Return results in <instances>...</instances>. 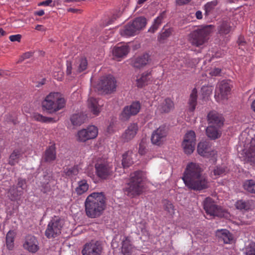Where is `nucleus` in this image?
Returning <instances> with one entry per match:
<instances>
[{
	"mask_svg": "<svg viewBox=\"0 0 255 255\" xmlns=\"http://www.w3.org/2000/svg\"><path fill=\"white\" fill-rule=\"evenodd\" d=\"M143 173L140 171H137L131 174L130 181L126 190L128 196L138 195L143 192Z\"/></svg>",
	"mask_w": 255,
	"mask_h": 255,
	"instance_id": "nucleus-6",
	"label": "nucleus"
},
{
	"mask_svg": "<svg viewBox=\"0 0 255 255\" xmlns=\"http://www.w3.org/2000/svg\"><path fill=\"white\" fill-rule=\"evenodd\" d=\"M230 91L231 87L230 84L227 81H223L218 85L216 89L215 97L217 101L220 99H226L227 98L229 94H230Z\"/></svg>",
	"mask_w": 255,
	"mask_h": 255,
	"instance_id": "nucleus-17",
	"label": "nucleus"
},
{
	"mask_svg": "<svg viewBox=\"0 0 255 255\" xmlns=\"http://www.w3.org/2000/svg\"><path fill=\"white\" fill-rule=\"evenodd\" d=\"M56 158V149L54 145H51L46 149L43 159L44 161L51 162L55 160Z\"/></svg>",
	"mask_w": 255,
	"mask_h": 255,
	"instance_id": "nucleus-29",
	"label": "nucleus"
},
{
	"mask_svg": "<svg viewBox=\"0 0 255 255\" xmlns=\"http://www.w3.org/2000/svg\"><path fill=\"white\" fill-rule=\"evenodd\" d=\"M116 81L111 75L102 77L96 86L98 91L105 94L111 93L116 90Z\"/></svg>",
	"mask_w": 255,
	"mask_h": 255,
	"instance_id": "nucleus-10",
	"label": "nucleus"
},
{
	"mask_svg": "<svg viewBox=\"0 0 255 255\" xmlns=\"http://www.w3.org/2000/svg\"><path fill=\"white\" fill-rule=\"evenodd\" d=\"M203 172V169L199 163H189L182 178L185 185L190 189L197 191L207 188L209 183Z\"/></svg>",
	"mask_w": 255,
	"mask_h": 255,
	"instance_id": "nucleus-1",
	"label": "nucleus"
},
{
	"mask_svg": "<svg viewBox=\"0 0 255 255\" xmlns=\"http://www.w3.org/2000/svg\"><path fill=\"white\" fill-rule=\"evenodd\" d=\"M221 72V69L218 68H215L209 72V74L212 76H218Z\"/></svg>",
	"mask_w": 255,
	"mask_h": 255,
	"instance_id": "nucleus-53",
	"label": "nucleus"
},
{
	"mask_svg": "<svg viewBox=\"0 0 255 255\" xmlns=\"http://www.w3.org/2000/svg\"><path fill=\"white\" fill-rule=\"evenodd\" d=\"M167 134V130L165 126H162L153 131L151 137L153 144L159 145L165 139Z\"/></svg>",
	"mask_w": 255,
	"mask_h": 255,
	"instance_id": "nucleus-18",
	"label": "nucleus"
},
{
	"mask_svg": "<svg viewBox=\"0 0 255 255\" xmlns=\"http://www.w3.org/2000/svg\"><path fill=\"white\" fill-rule=\"evenodd\" d=\"M203 206L207 215L211 218L215 216L220 217L228 216V213L221 207L217 206L210 197H207L205 199L203 202Z\"/></svg>",
	"mask_w": 255,
	"mask_h": 255,
	"instance_id": "nucleus-9",
	"label": "nucleus"
},
{
	"mask_svg": "<svg viewBox=\"0 0 255 255\" xmlns=\"http://www.w3.org/2000/svg\"><path fill=\"white\" fill-rule=\"evenodd\" d=\"M216 2L215 1H211L207 3L204 5V9L206 15H208L209 12L212 10V9L216 6Z\"/></svg>",
	"mask_w": 255,
	"mask_h": 255,
	"instance_id": "nucleus-47",
	"label": "nucleus"
},
{
	"mask_svg": "<svg viewBox=\"0 0 255 255\" xmlns=\"http://www.w3.org/2000/svg\"><path fill=\"white\" fill-rule=\"evenodd\" d=\"M165 13L164 11L161 13L154 20L151 26L148 29V31L154 32L161 24L162 20L165 17Z\"/></svg>",
	"mask_w": 255,
	"mask_h": 255,
	"instance_id": "nucleus-37",
	"label": "nucleus"
},
{
	"mask_svg": "<svg viewBox=\"0 0 255 255\" xmlns=\"http://www.w3.org/2000/svg\"><path fill=\"white\" fill-rule=\"evenodd\" d=\"M138 128L136 124H130L122 135V139L125 142H128L134 137L138 131Z\"/></svg>",
	"mask_w": 255,
	"mask_h": 255,
	"instance_id": "nucleus-23",
	"label": "nucleus"
},
{
	"mask_svg": "<svg viewBox=\"0 0 255 255\" xmlns=\"http://www.w3.org/2000/svg\"><path fill=\"white\" fill-rule=\"evenodd\" d=\"M146 142L145 140L142 139L139 144L138 153L140 155H143L146 153Z\"/></svg>",
	"mask_w": 255,
	"mask_h": 255,
	"instance_id": "nucleus-48",
	"label": "nucleus"
},
{
	"mask_svg": "<svg viewBox=\"0 0 255 255\" xmlns=\"http://www.w3.org/2000/svg\"><path fill=\"white\" fill-rule=\"evenodd\" d=\"M22 152L21 150L15 149L10 155L8 163L11 165H15L18 162L19 159L22 156Z\"/></svg>",
	"mask_w": 255,
	"mask_h": 255,
	"instance_id": "nucleus-36",
	"label": "nucleus"
},
{
	"mask_svg": "<svg viewBox=\"0 0 255 255\" xmlns=\"http://www.w3.org/2000/svg\"><path fill=\"white\" fill-rule=\"evenodd\" d=\"M238 43L240 46L244 45L245 44V41H244V38L242 37H239L238 40Z\"/></svg>",
	"mask_w": 255,
	"mask_h": 255,
	"instance_id": "nucleus-58",
	"label": "nucleus"
},
{
	"mask_svg": "<svg viewBox=\"0 0 255 255\" xmlns=\"http://www.w3.org/2000/svg\"><path fill=\"white\" fill-rule=\"evenodd\" d=\"M213 30L211 25L199 27L189 34L188 41L192 45L199 47L208 41Z\"/></svg>",
	"mask_w": 255,
	"mask_h": 255,
	"instance_id": "nucleus-4",
	"label": "nucleus"
},
{
	"mask_svg": "<svg viewBox=\"0 0 255 255\" xmlns=\"http://www.w3.org/2000/svg\"><path fill=\"white\" fill-rule=\"evenodd\" d=\"M35 29H36L37 30L41 31L45 30L44 27L42 25H37L35 27Z\"/></svg>",
	"mask_w": 255,
	"mask_h": 255,
	"instance_id": "nucleus-59",
	"label": "nucleus"
},
{
	"mask_svg": "<svg viewBox=\"0 0 255 255\" xmlns=\"http://www.w3.org/2000/svg\"><path fill=\"white\" fill-rule=\"evenodd\" d=\"M104 247L101 242L91 241L86 243L83 247L82 255H102Z\"/></svg>",
	"mask_w": 255,
	"mask_h": 255,
	"instance_id": "nucleus-11",
	"label": "nucleus"
},
{
	"mask_svg": "<svg viewBox=\"0 0 255 255\" xmlns=\"http://www.w3.org/2000/svg\"><path fill=\"white\" fill-rule=\"evenodd\" d=\"M52 0H46L45 1H42L39 3V5H44V6H48L50 5L51 3H52Z\"/></svg>",
	"mask_w": 255,
	"mask_h": 255,
	"instance_id": "nucleus-56",
	"label": "nucleus"
},
{
	"mask_svg": "<svg viewBox=\"0 0 255 255\" xmlns=\"http://www.w3.org/2000/svg\"><path fill=\"white\" fill-rule=\"evenodd\" d=\"M89 187L87 181L82 179L77 182V186L75 188V192L78 195H81L86 192Z\"/></svg>",
	"mask_w": 255,
	"mask_h": 255,
	"instance_id": "nucleus-33",
	"label": "nucleus"
},
{
	"mask_svg": "<svg viewBox=\"0 0 255 255\" xmlns=\"http://www.w3.org/2000/svg\"><path fill=\"white\" fill-rule=\"evenodd\" d=\"M140 108L139 102L132 103L124 108L120 115V119L123 121L128 120L131 116L136 115L139 112Z\"/></svg>",
	"mask_w": 255,
	"mask_h": 255,
	"instance_id": "nucleus-15",
	"label": "nucleus"
},
{
	"mask_svg": "<svg viewBox=\"0 0 255 255\" xmlns=\"http://www.w3.org/2000/svg\"><path fill=\"white\" fill-rule=\"evenodd\" d=\"M98 134V128L93 125L89 126L86 128L82 129L77 132V140L80 142H85L88 140L96 138Z\"/></svg>",
	"mask_w": 255,
	"mask_h": 255,
	"instance_id": "nucleus-13",
	"label": "nucleus"
},
{
	"mask_svg": "<svg viewBox=\"0 0 255 255\" xmlns=\"http://www.w3.org/2000/svg\"><path fill=\"white\" fill-rule=\"evenodd\" d=\"M32 118L34 120L42 123H49L56 122L53 118L44 117L38 113L34 114Z\"/></svg>",
	"mask_w": 255,
	"mask_h": 255,
	"instance_id": "nucleus-42",
	"label": "nucleus"
},
{
	"mask_svg": "<svg viewBox=\"0 0 255 255\" xmlns=\"http://www.w3.org/2000/svg\"><path fill=\"white\" fill-rule=\"evenodd\" d=\"M87 106L89 112L95 116H98L101 112V109L99 101L93 97L88 99Z\"/></svg>",
	"mask_w": 255,
	"mask_h": 255,
	"instance_id": "nucleus-25",
	"label": "nucleus"
},
{
	"mask_svg": "<svg viewBox=\"0 0 255 255\" xmlns=\"http://www.w3.org/2000/svg\"><path fill=\"white\" fill-rule=\"evenodd\" d=\"M150 60V56L148 54H143L134 58L132 61V65L136 68H141L147 65Z\"/></svg>",
	"mask_w": 255,
	"mask_h": 255,
	"instance_id": "nucleus-27",
	"label": "nucleus"
},
{
	"mask_svg": "<svg viewBox=\"0 0 255 255\" xmlns=\"http://www.w3.org/2000/svg\"><path fill=\"white\" fill-rule=\"evenodd\" d=\"M87 117L83 113L76 114L71 118V121L74 126H80L84 123Z\"/></svg>",
	"mask_w": 255,
	"mask_h": 255,
	"instance_id": "nucleus-39",
	"label": "nucleus"
},
{
	"mask_svg": "<svg viewBox=\"0 0 255 255\" xmlns=\"http://www.w3.org/2000/svg\"><path fill=\"white\" fill-rule=\"evenodd\" d=\"M86 215L91 218L101 216L106 208V198L103 192H93L85 201Z\"/></svg>",
	"mask_w": 255,
	"mask_h": 255,
	"instance_id": "nucleus-2",
	"label": "nucleus"
},
{
	"mask_svg": "<svg viewBox=\"0 0 255 255\" xmlns=\"http://www.w3.org/2000/svg\"><path fill=\"white\" fill-rule=\"evenodd\" d=\"M218 30L221 34H227L230 32L231 26L228 21H223L219 26Z\"/></svg>",
	"mask_w": 255,
	"mask_h": 255,
	"instance_id": "nucleus-43",
	"label": "nucleus"
},
{
	"mask_svg": "<svg viewBox=\"0 0 255 255\" xmlns=\"http://www.w3.org/2000/svg\"><path fill=\"white\" fill-rule=\"evenodd\" d=\"M197 151L201 156L207 157L213 156L216 153V151L213 150L211 146L206 141L200 142L198 144Z\"/></svg>",
	"mask_w": 255,
	"mask_h": 255,
	"instance_id": "nucleus-21",
	"label": "nucleus"
},
{
	"mask_svg": "<svg viewBox=\"0 0 255 255\" xmlns=\"http://www.w3.org/2000/svg\"><path fill=\"white\" fill-rule=\"evenodd\" d=\"M21 37H22L21 35L18 34L10 35L9 37V39L12 42H15V41L20 42Z\"/></svg>",
	"mask_w": 255,
	"mask_h": 255,
	"instance_id": "nucleus-52",
	"label": "nucleus"
},
{
	"mask_svg": "<svg viewBox=\"0 0 255 255\" xmlns=\"http://www.w3.org/2000/svg\"><path fill=\"white\" fill-rule=\"evenodd\" d=\"M191 0H176V3L178 5H182L189 3Z\"/></svg>",
	"mask_w": 255,
	"mask_h": 255,
	"instance_id": "nucleus-55",
	"label": "nucleus"
},
{
	"mask_svg": "<svg viewBox=\"0 0 255 255\" xmlns=\"http://www.w3.org/2000/svg\"><path fill=\"white\" fill-rule=\"evenodd\" d=\"M251 108L252 110L255 112V100L253 102L251 105Z\"/></svg>",
	"mask_w": 255,
	"mask_h": 255,
	"instance_id": "nucleus-63",
	"label": "nucleus"
},
{
	"mask_svg": "<svg viewBox=\"0 0 255 255\" xmlns=\"http://www.w3.org/2000/svg\"><path fill=\"white\" fill-rule=\"evenodd\" d=\"M216 236L225 244H230L233 240L232 235L226 229L218 230L216 232Z\"/></svg>",
	"mask_w": 255,
	"mask_h": 255,
	"instance_id": "nucleus-28",
	"label": "nucleus"
},
{
	"mask_svg": "<svg viewBox=\"0 0 255 255\" xmlns=\"http://www.w3.org/2000/svg\"><path fill=\"white\" fill-rule=\"evenodd\" d=\"M17 186V188L13 187L9 189V193L12 196L11 200H15L18 196L22 194V190L26 186L25 180L22 179H18Z\"/></svg>",
	"mask_w": 255,
	"mask_h": 255,
	"instance_id": "nucleus-24",
	"label": "nucleus"
},
{
	"mask_svg": "<svg viewBox=\"0 0 255 255\" xmlns=\"http://www.w3.org/2000/svg\"><path fill=\"white\" fill-rule=\"evenodd\" d=\"M141 232L142 234L145 236H148L149 234L145 228H141Z\"/></svg>",
	"mask_w": 255,
	"mask_h": 255,
	"instance_id": "nucleus-60",
	"label": "nucleus"
},
{
	"mask_svg": "<svg viewBox=\"0 0 255 255\" xmlns=\"http://www.w3.org/2000/svg\"><path fill=\"white\" fill-rule=\"evenodd\" d=\"M249 140L250 142L246 143L244 152L247 161L255 165V138Z\"/></svg>",
	"mask_w": 255,
	"mask_h": 255,
	"instance_id": "nucleus-19",
	"label": "nucleus"
},
{
	"mask_svg": "<svg viewBox=\"0 0 255 255\" xmlns=\"http://www.w3.org/2000/svg\"><path fill=\"white\" fill-rule=\"evenodd\" d=\"M65 105V100L59 93H51L42 102V107L49 113L56 112L62 109Z\"/></svg>",
	"mask_w": 255,
	"mask_h": 255,
	"instance_id": "nucleus-5",
	"label": "nucleus"
},
{
	"mask_svg": "<svg viewBox=\"0 0 255 255\" xmlns=\"http://www.w3.org/2000/svg\"><path fill=\"white\" fill-rule=\"evenodd\" d=\"M236 206L237 209L240 210H247L249 209V206L248 204L245 201L243 200L238 201L236 202Z\"/></svg>",
	"mask_w": 255,
	"mask_h": 255,
	"instance_id": "nucleus-49",
	"label": "nucleus"
},
{
	"mask_svg": "<svg viewBox=\"0 0 255 255\" xmlns=\"http://www.w3.org/2000/svg\"><path fill=\"white\" fill-rule=\"evenodd\" d=\"M196 145V134L193 130L188 131L184 136L182 147L184 152L187 154H191Z\"/></svg>",
	"mask_w": 255,
	"mask_h": 255,
	"instance_id": "nucleus-12",
	"label": "nucleus"
},
{
	"mask_svg": "<svg viewBox=\"0 0 255 255\" xmlns=\"http://www.w3.org/2000/svg\"><path fill=\"white\" fill-rule=\"evenodd\" d=\"M151 71H147L139 77L136 80V85L138 87H143L150 83L151 81Z\"/></svg>",
	"mask_w": 255,
	"mask_h": 255,
	"instance_id": "nucleus-26",
	"label": "nucleus"
},
{
	"mask_svg": "<svg viewBox=\"0 0 255 255\" xmlns=\"http://www.w3.org/2000/svg\"><path fill=\"white\" fill-rule=\"evenodd\" d=\"M197 90L194 88L192 91L190 96V99L188 102V110L193 112L196 108L197 104Z\"/></svg>",
	"mask_w": 255,
	"mask_h": 255,
	"instance_id": "nucleus-35",
	"label": "nucleus"
},
{
	"mask_svg": "<svg viewBox=\"0 0 255 255\" xmlns=\"http://www.w3.org/2000/svg\"><path fill=\"white\" fill-rule=\"evenodd\" d=\"M6 34V32L2 28H0V36H4Z\"/></svg>",
	"mask_w": 255,
	"mask_h": 255,
	"instance_id": "nucleus-62",
	"label": "nucleus"
},
{
	"mask_svg": "<svg viewBox=\"0 0 255 255\" xmlns=\"http://www.w3.org/2000/svg\"><path fill=\"white\" fill-rule=\"evenodd\" d=\"M196 17L197 19H200L202 18V12L200 10H198L195 13Z\"/></svg>",
	"mask_w": 255,
	"mask_h": 255,
	"instance_id": "nucleus-57",
	"label": "nucleus"
},
{
	"mask_svg": "<svg viewBox=\"0 0 255 255\" xmlns=\"http://www.w3.org/2000/svg\"><path fill=\"white\" fill-rule=\"evenodd\" d=\"M23 249L31 253H35L39 250V243L37 238L31 235H28L23 240Z\"/></svg>",
	"mask_w": 255,
	"mask_h": 255,
	"instance_id": "nucleus-16",
	"label": "nucleus"
},
{
	"mask_svg": "<svg viewBox=\"0 0 255 255\" xmlns=\"http://www.w3.org/2000/svg\"><path fill=\"white\" fill-rule=\"evenodd\" d=\"M221 128L209 125L206 128L207 135L212 139L218 138L221 134V131L220 130Z\"/></svg>",
	"mask_w": 255,
	"mask_h": 255,
	"instance_id": "nucleus-30",
	"label": "nucleus"
},
{
	"mask_svg": "<svg viewBox=\"0 0 255 255\" xmlns=\"http://www.w3.org/2000/svg\"><path fill=\"white\" fill-rule=\"evenodd\" d=\"M129 51L128 46L122 45L114 47L113 54L117 58H122L126 56Z\"/></svg>",
	"mask_w": 255,
	"mask_h": 255,
	"instance_id": "nucleus-31",
	"label": "nucleus"
},
{
	"mask_svg": "<svg viewBox=\"0 0 255 255\" xmlns=\"http://www.w3.org/2000/svg\"><path fill=\"white\" fill-rule=\"evenodd\" d=\"M64 224V220L58 217L52 219L45 231V236L48 239H51L59 236L61 233Z\"/></svg>",
	"mask_w": 255,
	"mask_h": 255,
	"instance_id": "nucleus-8",
	"label": "nucleus"
},
{
	"mask_svg": "<svg viewBox=\"0 0 255 255\" xmlns=\"http://www.w3.org/2000/svg\"><path fill=\"white\" fill-rule=\"evenodd\" d=\"M174 108L173 101L169 98L162 99L159 102L157 110L161 113H168Z\"/></svg>",
	"mask_w": 255,
	"mask_h": 255,
	"instance_id": "nucleus-22",
	"label": "nucleus"
},
{
	"mask_svg": "<svg viewBox=\"0 0 255 255\" xmlns=\"http://www.w3.org/2000/svg\"><path fill=\"white\" fill-rule=\"evenodd\" d=\"M172 32V28H169L166 29L163 28L162 31L160 33L158 36V40L160 42L164 41L171 35Z\"/></svg>",
	"mask_w": 255,
	"mask_h": 255,
	"instance_id": "nucleus-44",
	"label": "nucleus"
},
{
	"mask_svg": "<svg viewBox=\"0 0 255 255\" xmlns=\"http://www.w3.org/2000/svg\"><path fill=\"white\" fill-rule=\"evenodd\" d=\"M226 173V169L222 167H217L215 168L213 172L211 173V176L214 178H216L219 176H222L225 174Z\"/></svg>",
	"mask_w": 255,
	"mask_h": 255,
	"instance_id": "nucleus-46",
	"label": "nucleus"
},
{
	"mask_svg": "<svg viewBox=\"0 0 255 255\" xmlns=\"http://www.w3.org/2000/svg\"><path fill=\"white\" fill-rule=\"evenodd\" d=\"M120 33L122 36L125 37L134 36L138 32L131 22H129L123 29L120 30Z\"/></svg>",
	"mask_w": 255,
	"mask_h": 255,
	"instance_id": "nucleus-32",
	"label": "nucleus"
},
{
	"mask_svg": "<svg viewBox=\"0 0 255 255\" xmlns=\"http://www.w3.org/2000/svg\"><path fill=\"white\" fill-rule=\"evenodd\" d=\"M95 168L96 175L103 180L110 178L114 173L112 164L106 160H98L95 164Z\"/></svg>",
	"mask_w": 255,
	"mask_h": 255,
	"instance_id": "nucleus-7",
	"label": "nucleus"
},
{
	"mask_svg": "<svg viewBox=\"0 0 255 255\" xmlns=\"http://www.w3.org/2000/svg\"><path fill=\"white\" fill-rule=\"evenodd\" d=\"M131 23L138 33L145 27L146 19L143 17H138L134 19Z\"/></svg>",
	"mask_w": 255,
	"mask_h": 255,
	"instance_id": "nucleus-34",
	"label": "nucleus"
},
{
	"mask_svg": "<svg viewBox=\"0 0 255 255\" xmlns=\"http://www.w3.org/2000/svg\"><path fill=\"white\" fill-rule=\"evenodd\" d=\"M209 125L222 127L223 125L224 120L222 116L216 111L210 112L207 116Z\"/></svg>",
	"mask_w": 255,
	"mask_h": 255,
	"instance_id": "nucleus-20",
	"label": "nucleus"
},
{
	"mask_svg": "<svg viewBox=\"0 0 255 255\" xmlns=\"http://www.w3.org/2000/svg\"><path fill=\"white\" fill-rule=\"evenodd\" d=\"M65 174L69 177H73L77 175L79 173V169L77 166H74L67 168L65 171Z\"/></svg>",
	"mask_w": 255,
	"mask_h": 255,
	"instance_id": "nucleus-45",
	"label": "nucleus"
},
{
	"mask_svg": "<svg viewBox=\"0 0 255 255\" xmlns=\"http://www.w3.org/2000/svg\"><path fill=\"white\" fill-rule=\"evenodd\" d=\"M68 10V11H71V12H76L77 11H78V9L72 8H69Z\"/></svg>",
	"mask_w": 255,
	"mask_h": 255,
	"instance_id": "nucleus-64",
	"label": "nucleus"
},
{
	"mask_svg": "<svg viewBox=\"0 0 255 255\" xmlns=\"http://www.w3.org/2000/svg\"><path fill=\"white\" fill-rule=\"evenodd\" d=\"M44 14L43 10H40L36 12V14L38 16H42Z\"/></svg>",
	"mask_w": 255,
	"mask_h": 255,
	"instance_id": "nucleus-61",
	"label": "nucleus"
},
{
	"mask_svg": "<svg viewBox=\"0 0 255 255\" xmlns=\"http://www.w3.org/2000/svg\"><path fill=\"white\" fill-rule=\"evenodd\" d=\"M111 247L114 255H132L136 250L128 236H121L119 239L115 238L112 241Z\"/></svg>",
	"mask_w": 255,
	"mask_h": 255,
	"instance_id": "nucleus-3",
	"label": "nucleus"
},
{
	"mask_svg": "<svg viewBox=\"0 0 255 255\" xmlns=\"http://www.w3.org/2000/svg\"><path fill=\"white\" fill-rule=\"evenodd\" d=\"M132 155L133 153L131 151H128L123 155L122 165L124 168L128 167L132 164Z\"/></svg>",
	"mask_w": 255,
	"mask_h": 255,
	"instance_id": "nucleus-38",
	"label": "nucleus"
},
{
	"mask_svg": "<svg viewBox=\"0 0 255 255\" xmlns=\"http://www.w3.org/2000/svg\"><path fill=\"white\" fill-rule=\"evenodd\" d=\"M33 53L31 52H27L23 54L20 57V61H22L25 59H28L32 56Z\"/></svg>",
	"mask_w": 255,
	"mask_h": 255,
	"instance_id": "nucleus-54",
	"label": "nucleus"
},
{
	"mask_svg": "<svg viewBox=\"0 0 255 255\" xmlns=\"http://www.w3.org/2000/svg\"><path fill=\"white\" fill-rule=\"evenodd\" d=\"M15 233L13 231H9L6 236V245L9 250H11L14 247V240Z\"/></svg>",
	"mask_w": 255,
	"mask_h": 255,
	"instance_id": "nucleus-40",
	"label": "nucleus"
},
{
	"mask_svg": "<svg viewBox=\"0 0 255 255\" xmlns=\"http://www.w3.org/2000/svg\"><path fill=\"white\" fill-rule=\"evenodd\" d=\"M87 67V61L86 58L79 59L76 63L72 67L70 62L67 63L66 73L67 75L74 77L76 75L86 69Z\"/></svg>",
	"mask_w": 255,
	"mask_h": 255,
	"instance_id": "nucleus-14",
	"label": "nucleus"
},
{
	"mask_svg": "<svg viewBox=\"0 0 255 255\" xmlns=\"http://www.w3.org/2000/svg\"><path fill=\"white\" fill-rule=\"evenodd\" d=\"M244 189L248 192L255 194V181L252 179L246 180L243 184Z\"/></svg>",
	"mask_w": 255,
	"mask_h": 255,
	"instance_id": "nucleus-41",
	"label": "nucleus"
},
{
	"mask_svg": "<svg viewBox=\"0 0 255 255\" xmlns=\"http://www.w3.org/2000/svg\"><path fill=\"white\" fill-rule=\"evenodd\" d=\"M246 255H255V243H253L247 248Z\"/></svg>",
	"mask_w": 255,
	"mask_h": 255,
	"instance_id": "nucleus-51",
	"label": "nucleus"
},
{
	"mask_svg": "<svg viewBox=\"0 0 255 255\" xmlns=\"http://www.w3.org/2000/svg\"><path fill=\"white\" fill-rule=\"evenodd\" d=\"M165 209L169 214L170 215H172L174 213V209L172 204L169 202L166 201L165 204Z\"/></svg>",
	"mask_w": 255,
	"mask_h": 255,
	"instance_id": "nucleus-50",
	"label": "nucleus"
}]
</instances>
